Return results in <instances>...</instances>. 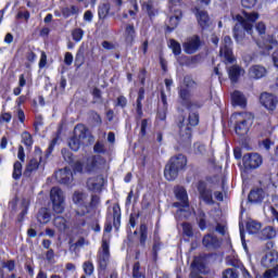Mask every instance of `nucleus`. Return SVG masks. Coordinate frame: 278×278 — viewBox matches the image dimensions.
Instances as JSON below:
<instances>
[{
    "label": "nucleus",
    "mask_w": 278,
    "mask_h": 278,
    "mask_svg": "<svg viewBox=\"0 0 278 278\" xmlns=\"http://www.w3.org/2000/svg\"><path fill=\"white\" fill-rule=\"evenodd\" d=\"M88 214H90V207L88 205L80 206L75 211V215L72 219V229L74 231H81L88 223Z\"/></svg>",
    "instance_id": "6"
},
{
    "label": "nucleus",
    "mask_w": 278,
    "mask_h": 278,
    "mask_svg": "<svg viewBox=\"0 0 278 278\" xmlns=\"http://www.w3.org/2000/svg\"><path fill=\"white\" fill-rule=\"evenodd\" d=\"M198 225L202 231H205L207 229V222L205 220V213L200 212L197 218Z\"/></svg>",
    "instance_id": "49"
},
{
    "label": "nucleus",
    "mask_w": 278,
    "mask_h": 278,
    "mask_svg": "<svg viewBox=\"0 0 278 278\" xmlns=\"http://www.w3.org/2000/svg\"><path fill=\"white\" fill-rule=\"evenodd\" d=\"M17 159L20 160V162L25 163V148H23V146H18Z\"/></svg>",
    "instance_id": "64"
},
{
    "label": "nucleus",
    "mask_w": 278,
    "mask_h": 278,
    "mask_svg": "<svg viewBox=\"0 0 278 278\" xmlns=\"http://www.w3.org/2000/svg\"><path fill=\"white\" fill-rule=\"evenodd\" d=\"M136 112L137 125H140V121H142V117L144 116V112H142V105H136Z\"/></svg>",
    "instance_id": "59"
},
{
    "label": "nucleus",
    "mask_w": 278,
    "mask_h": 278,
    "mask_svg": "<svg viewBox=\"0 0 278 278\" xmlns=\"http://www.w3.org/2000/svg\"><path fill=\"white\" fill-rule=\"evenodd\" d=\"M92 97H93V101L92 103H103V96H101V89L99 88H93L92 92H91Z\"/></svg>",
    "instance_id": "50"
},
{
    "label": "nucleus",
    "mask_w": 278,
    "mask_h": 278,
    "mask_svg": "<svg viewBox=\"0 0 278 278\" xmlns=\"http://www.w3.org/2000/svg\"><path fill=\"white\" fill-rule=\"evenodd\" d=\"M104 184H105V178H103V175H98V176L88 178L87 189L90 190V192H101V190H103Z\"/></svg>",
    "instance_id": "16"
},
{
    "label": "nucleus",
    "mask_w": 278,
    "mask_h": 278,
    "mask_svg": "<svg viewBox=\"0 0 278 278\" xmlns=\"http://www.w3.org/2000/svg\"><path fill=\"white\" fill-rule=\"evenodd\" d=\"M274 248H275V242L268 240V241L265 243L263 251H264L265 254H266V253H270V251H276V250H274Z\"/></svg>",
    "instance_id": "63"
},
{
    "label": "nucleus",
    "mask_w": 278,
    "mask_h": 278,
    "mask_svg": "<svg viewBox=\"0 0 278 278\" xmlns=\"http://www.w3.org/2000/svg\"><path fill=\"white\" fill-rule=\"evenodd\" d=\"M12 177L15 181H18L21 177H23V163L20 161H15L13 164V173Z\"/></svg>",
    "instance_id": "32"
},
{
    "label": "nucleus",
    "mask_w": 278,
    "mask_h": 278,
    "mask_svg": "<svg viewBox=\"0 0 278 278\" xmlns=\"http://www.w3.org/2000/svg\"><path fill=\"white\" fill-rule=\"evenodd\" d=\"M278 277V267H270L264 273V278H277Z\"/></svg>",
    "instance_id": "54"
},
{
    "label": "nucleus",
    "mask_w": 278,
    "mask_h": 278,
    "mask_svg": "<svg viewBox=\"0 0 278 278\" xmlns=\"http://www.w3.org/2000/svg\"><path fill=\"white\" fill-rule=\"evenodd\" d=\"M72 38L75 40V42L81 41V38H84V29L76 28L72 31Z\"/></svg>",
    "instance_id": "53"
},
{
    "label": "nucleus",
    "mask_w": 278,
    "mask_h": 278,
    "mask_svg": "<svg viewBox=\"0 0 278 278\" xmlns=\"http://www.w3.org/2000/svg\"><path fill=\"white\" fill-rule=\"evenodd\" d=\"M86 199H88V195L81 191H75L73 194V202L76 205H84V203H86Z\"/></svg>",
    "instance_id": "41"
},
{
    "label": "nucleus",
    "mask_w": 278,
    "mask_h": 278,
    "mask_svg": "<svg viewBox=\"0 0 278 278\" xmlns=\"http://www.w3.org/2000/svg\"><path fill=\"white\" fill-rule=\"evenodd\" d=\"M61 153L65 160V162H72L73 161V153H71V151H68L67 149H62Z\"/></svg>",
    "instance_id": "62"
},
{
    "label": "nucleus",
    "mask_w": 278,
    "mask_h": 278,
    "mask_svg": "<svg viewBox=\"0 0 278 278\" xmlns=\"http://www.w3.org/2000/svg\"><path fill=\"white\" fill-rule=\"evenodd\" d=\"M195 16H197L199 25L202 27V29H205V27H208L210 15H207L206 11H201L199 9H195Z\"/></svg>",
    "instance_id": "26"
},
{
    "label": "nucleus",
    "mask_w": 278,
    "mask_h": 278,
    "mask_svg": "<svg viewBox=\"0 0 278 278\" xmlns=\"http://www.w3.org/2000/svg\"><path fill=\"white\" fill-rule=\"evenodd\" d=\"M113 227L118 229L121 227V205H113Z\"/></svg>",
    "instance_id": "33"
},
{
    "label": "nucleus",
    "mask_w": 278,
    "mask_h": 278,
    "mask_svg": "<svg viewBox=\"0 0 278 278\" xmlns=\"http://www.w3.org/2000/svg\"><path fill=\"white\" fill-rule=\"evenodd\" d=\"M198 192L200 194V199L206 203V205H214V197L212 194V189L207 188V184L205 181L200 180L198 182Z\"/></svg>",
    "instance_id": "13"
},
{
    "label": "nucleus",
    "mask_w": 278,
    "mask_h": 278,
    "mask_svg": "<svg viewBox=\"0 0 278 278\" xmlns=\"http://www.w3.org/2000/svg\"><path fill=\"white\" fill-rule=\"evenodd\" d=\"M202 244L205 249H208V251H216V249H220L223 242H220L215 235L207 233L203 237Z\"/></svg>",
    "instance_id": "17"
},
{
    "label": "nucleus",
    "mask_w": 278,
    "mask_h": 278,
    "mask_svg": "<svg viewBox=\"0 0 278 278\" xmlns=\"http://www.w3.org/2000/svg\"><path fill=\"white\" fill-rule=\"evenodd\" d=\"M243 167L245 170H255V168H260L264 162L262 155L257 153H247L242 157Z\"/></svg>",
    "instance_id": "11"
},
{
    "label": "nucleus",
    "mask_w": 278,
    "mask_h": 278,
    "mask_svg": "<svg viewBox=\"0 0 278 278\" xmlns=\"http://www.w3.org/2000/svg\"><path fill=\"white\" fill-rule=\"evenodd\" d=\"M260 102L262 106L269 112H275V110H277L278 98L273 93L263 92L260 97Z\"/></svg>",
    "instance_id": "14"
},
{
    "label": "nucleus",
    "mask_w": 278,
    "mask_h": 278,
    "mask_svg": "<svg viewBox=\"0 0 278 278\" xmlns=\"http://www.w3.org/2000/svg\"><path fill=\"white\" fill-rule=\"evenodd\" d=\"M228 77L231 81V84H238V80L242 75H244V68H242L240 65H232L227 67Z\"/></svg>",
    "instance_id": "19"
},
{
    "label": "nucleus",
    "mask_w": 278,
    "mask_h": 278,
    "mask_svg": "<svg viewBox=\"0 0 278 278\" xmlns=\"http://www.w3.org/2000/svg\"><path fill=\"white\" fill-rule=\"evenodd\" d=\"M169 47H170L174 55H181V45L177 40L170 39Z\"/></svg>",
    "instance_id": "48"
},
{
    "label": "nucleus",
    "mask_w": 278,
    "mask_h": 278,
    "mask_svg": "<svg viewBox=\"0 0 278 278\" xmlns=\"http://www.w3.org/2000/svg\"><path fill=\"white\" fill-rule=\"evenodd\" d=\"M97 261L99 275H105V270H108V265L110 264V242L108 240H102Z\"/></svg>",
    "instance_id": "8"
},
{
    "label": "nucleus",
    "mask_w": 278,
    "mask_h": 278,
    "mask_svg": "<svg viewBox=\"0 0 278 278\" xmlns=\"http://www.w3.org/2000/svg\"><path fill=\"white\" fill-rule=\"evenodd\" d=\"M184 17V13L181 10H175L174 15L169 17V25L167 26L168 31H173L176 29L177 25H179V21Z\"/></svg>",
    "instance_id": "25"
},
{
    "label": "nucleus",
    "mask_w": 278,
    "mask_h": 278,
    "mask_svg": "<svg viewBox=\"0 0 278 278\" xmlns=\"http://www.w3.org/2000/svg\"><path fill=\"white\" fill-rule=\"evenodd\" d=\"M149 125H151V119L149 118L141 119V123H140L141 138H144V136H147V127H149Z\"/></svg>",
    "instance_id": "51"
},
{
    "label": "nucleus",
    "mask_w": 278,
    "mask_h": 278,
    "mask_svg": "<svg viewBox=\"0 0 278 278\" xmlns=\"http://www.w3.org/2000/svg\"><path fill=\"white\" fill-rule=\"evenodd\" d=\"M233 116H238L235 126L236 135L247 136L249 134V129L253 125V115H251V113H238Z\"/></svg>",
    "instance_id": "3"
},
{
    "label": "nucleus",
    "mask_w": 278,
    "mask_h": 278,
    "mask_svg": "<svg viewBox=\"0 0 278 278\" xmlns=\"http://www.w3.org/2000/svg\"><path fill=\"white\" fill-rule=\"evenodd\" d=\"M195 110L198 109L189 111L188 123L186 124L191 128L197 127V125H199V112H197Z\"/></svg>",
    "instance_id": "34"
},
{
    "label": "nucleus",
    "mask_w": 278,
    "mask_h": 278,
    "mask_svg": "<svg viewBox=\"0 0 278 278\" xmlns=\"http://www.w3.org/2000/svg\"><path fill=\"white\" fill-rule=\"evenodd\" d=\"M226 264L227 266H232L235 269L242 268V262L236 255H228L226 256Z\"/></svg>",
    "instance_id": "36"
},
{
    "label": "nucleus",
    "mask_w": 278,
    "mask_h": 278,
    "mask_svg": "<svg viewBox=\"0 0 278 278\" xmlns=\"http://www.w3.org/2000/svg\"><path fill=\"white\" fill-rule=\"evenodd\" d=\"M261 266L263 268H278V252H266L261 258Z\"/></svg>",
    "instance_id": "15"
},
{
    "label": "nucleus",
    "mask_w": 278,
    "mask_h": 278,
    "mask_svg": "<svg viewBox=\"0 0 278 278\" xmlns=\"http://www.w3.org/2000/svg\"><path fill=\"white\" fill-rule=\"evenodd\" d=\"M144 101V87L139 88L136 105H142Z\"/></svg>",
    "instance_id": "61"
},
{
    "label": "nucleus",
    "mask_w": 278,
    "mask_h": 278,
    "mask_svg": "<svg viewBox=\"0 0 278 278\" xmlns=\"http://www.w3.org/2000/svg\"><path fill=\"white\" fill-rule=\"evenodd\" d=\"M178 135H177V141L179 144H182V147H188V144L192 143V127L189 125H186V116H182L178 123Z\"/></svg>",
    "instance_id": "5"
},
{
    "label": "nucleus",
    "mask_w": 278,
    "mask_h": 278,
    "mask_svg": "<svg viewBox=\"0 0 278 278\" xmlns=\"http://www.w3.org/2000/svg\"><path fill=\"white\" fill-rule=\"evenodd\" d=\"M248 199L250 203H262L266 199V191L264 189H253L250 191Z\"/></svg>",
    "instance_id": "22"
},
{
    "label": "nucleus",
    "mask_w": 278,
    "mask_h": 278,
    "mask_svg": "<svg viewBox=\"0 0 278 278\" xmlns=\"http://www.w3.org/2000/svg\"><path fill=\"white\" fill-rule=\"evenodd\" d=\"M38 168L45 169V163H42V150L40 148L35 149L33 159L28 161L24 169V177H31Z\"/></svg>",
    "instance_id": "7"
},
{
    "label": "nucleus",
    "mask_w": 278,
    "mask_h": 278,
    "mask_svg": "<svg viewBox=\"0 0 278 278\" xmlns=\"http://www.w3.org/2000/svg\"><path fill=\"white\" fill-rule=\"evenodd\" d=\"M266 67L262 65H253L249 70V77L251 79H262V77H266Z\"/></svg>",
    "instance_id": "21"
},
{
    "label": "nucleus",
    "mask_w": 278,
    "mask_h": 278,
    "mask_svg": "<svg viewBox=\"0 0 278 278\" xmlns=\"http://www.w3.org/2000/svg\"><path fill=\"white\" fill-rule=\"evenodd\" d=\"M178 94L180 104L186 108L188 112H192V110H201V108H203V101H192V94L187 88H181Z\"/></svg>",
    "instance_id": "9"
},
{
    "label": "nucleus",
    "mask_w": 278,
    "mask_h": 278,
    "mask_svg": "<svg viewBox=\"0 0 278 278\" xmlns=\"http://www.w3.org/2000/svg\"><path fill=\"white\" fill-rule=\"evenodd\" d=\"M132 278H146L144 274L140 271V262H136L132 266Z\"/></svg>",
    "instance_id": "52"
},
{
    "label": "nucleus",
    "mask_w": 278,
    "mask_h": 278,
    "mask_svg": "<svg viewBox=\"0 0 278 278\" xmlns=\"http://www.w3.org/2000/svg\"><path fill=\"white\" fill-rule=\"evenodd\" d=\"M175 197L178 201L182 203V207H190V203L188 202V191L184 187H175L174 189Z\"/></svg>",
    "instance_id": "20"
},
{
    "label": "nucleus",
    "mask_w": 278,
    "mask_h": 278,
    "mask_svg": "<svg viewBox=\"0 0 278 278\" xmlns=\"http://www.w3.org/2000/svg\"><path fill=\"white\" fill-rule=\"evenodd\" d=\"M124 36L126 42H134L136 40V26L134 24H126Z\"/></svg>",
    "instance_id": "29"
},
{
    "label": "nucleus",
    "mask_w": 278,
    "mask_h": 278,
    "mask_svg": "<svg viewBox=\"0 0 278 278\" xmlns=\"http://www.w3.org/2000/svg\"><path fill=\"white\" fill-rule=\"evenodd\" d=\"M219 56L226 64H235L236 55H233V41L230 36H225L222 40V46L219 49Z\"/></svg>",
    "instance_id": "4"
},
{
    "label": "nucleus",
    "mask_w": 278,
    "mask_h": 278,
    "mask_svg": "<svg viewBox=\"0 0 278 278\" xmlns=\"http://www.w3.org/2000/svg\"><path fill=\"white\" fill-rule=\"evenodd\" d=\"M138 79L141 84V86H144L147 81V68H141L138 74Z\"/></svg>",
    "instance_id": "58"
},
{
    "label": "nucleus",
    "mask_w": 278,
    "mask_h": 278,
    "mask_svg": "<svg viewBox=\"0 0 278 278\" xmlns=\"http://www.w3.org/2000/svg\"><path fill=\"white\" fill-rule=\"evenodd\" d=\"M22 143L25 144L28 149H31L34 146V137H31V134L29 131L22 132Z\"/></svg>",
    "instance_id": "42"
},
{
    "label": "nucleus",
    "mask_w": 278,
    "mask_h": 278,
    "mask_svg": "<svg viewBox=\"0 0 278 278\" xmlns=\"http://www.w3.org/2000/svg\"><path fill=\"white\" fill-rule=\"evenodd\" d=\"M85 53H86V50L84 49V47H80L75 56V64L77 66H81L84 65V62H86Z\"/></svg>",
    "instance_id": "43"
},
{
    "label": "nucleus",
    "mask_w": 278,
    "mask_h": 278,
    "mask_svg": "<svg viewBox=\"0 0 278 278\" xmlns=\"http://www.w3.org/2000/svg\"><path fill=\"white\" fill-rule=\"evenodd\" d=\"M182 231L187 238H192L194 236V232L192 231V225H190V223L182 224Z\"/></svg>",
    "instance_id": "55"
},
{
    "label": "nucleus",
    "mask_w": 278,
    "mask_h": 278,
    "mask_svg": "<svg viewBox=\"0 0 278 278\" xmlns=\"http://www.w3.org/2000/svg\"><path fill=\"white\" fill-rule=\"evenodd\" d=\"M188 164L186 155L178 154L173 156L165 166L164 177L167 181H175L179 176V170H184Z\"/></svg>",
    "instance_id": "2"
},
{
    "label": "nucleus",
    "mask_w": 278,
    "mask_h": 278,
    "mask_svg": "<svg viewBox=\"0 0 278 278\" xmlns=\"http://www.w3.org/2000/svg\"><path fill=\"white\" fill-rule=\"evenodd\" d=\"M88 134H90V130L84 124H78L74 128V136L77 139H79L83 142V144H84V140L88 138Z\"/></svg>",
    "instance_id": "24"
},
{
    "label": "nucleus",
    "mask_w": 278,
    "mask_h": 278,
    "mask_svg": "<svg viewBox=\"0 0 278 278\" xmlns=\"http://www.w3.org/2000/svg\"><path fill=\"white\" fill-rule=\"evenodd\" d=\"M93 151L94 153H105V144H103V142L98 141L94 146H93Z\"/></svg>",
    "instance_id": "57"
},
{
    "label": "nucleus",
    "mask_w": 278,
    "mask_h": 278,
    "mask_svg": "<svg viewBox=\"0 0 278 278\" xmlns=\"http://www.w3.org/2000/svg\"><path fill=\"white\" fill-rule=\"evenodd\" d=\"M37 220L40 225H47V223H50L51 213L49 212V208L41 207L37 213Z\"/></svg>",
    "instance_id": "28"
},
{
    "label": "nucleus",
    "mask_w": 278,
    "mask_h": 278,
    "mask_svg": "<svg viewBox=\"0 0 278 278\" xmlns=\"http://www.w3.org/2000/svg\"><path fill=\"white\" fill-rule=\"evenodd\" d=\"M88 118L93 123V125H103V119L101 118V115L94 110H90L88 112Z\"/></svg>",
    "instance_id": "39"
},
{
    "label": "nucleus",
    "mask_w": 278,
    "mask_h": 278,
    "mask_svg": "<svg viewBox=\"0 0 278 278\" xmlns=\"http://www.w3.org/2000/svg\"><path fill=\"white\" fill-rule=\"evenodd\" d=\"M110 14V3H102L98 7V16L100 20L108 18Z\"/></svg>",
    "instance_id": "40"
},
{
    "label": "nucleus",
    "mask_w": 278,
    "mask_h": 278,
    "mask_svg": "<svg viewBox=\"0 0 278 278\" xmlns=\"http://www.w3.org/2000/svg\"><path fill=\"white\" fill-rule=\"evenodd\" d=\"M201 62V55H193L191 58H188L185 62L186 66H189V68H194L197 65H199Z\"/></svg>",
    "instance_id": "47"
},
{
    "label": "nucleus",
    "mask_w": 278,
    "mask_h": 278,
    "mask_svg": "<svg viewBox=\"0 0 278 278\" xmlns=\"http://www.w3.org/2000/svg\"><path fill=\"white\" fill-rule=\"evenodd\" d=\"M257 4V0H241L242 8L251 10V8H255Z\"/></svg>",
    "instance_id": "56"
},
{
    "label": "nucleus",
    "mask_w": 278,
    "mask_h": 278,
    "mask_svg": "<svg viewBox=\"0 0 278 278\" xmlns=\"http://www.w3.org/2000/svg\"><path fill=\"white\" fill-rule=\"evenodd\" d=\"M62 16L65 18H68L71 16H75L76 14H79V7L77 5H71V8L65 7L61 10Z\"/></svg>",
    "instance_id": "37"
},
{
    "label": "nucleus",
    "mask_w": 278,
    "mask_h": 278,
    "mask_svg": "<svg viewBox=\"0 0 278 278\" xmlns=\"http://www.w3.org/2000/svg\"><path fill=\"white\" fill-rule=\"evenodd\" d=\"M182 49L185 53L188 55H192L193 53H197L199 49H201V37L194 35L192 37H189L184 43Z\"/></svg>",
    "instance_id": "12"
},
{
    "label": "nucleus",
    "mask_w": 278,
    "mask_h": 278,
    "mask_svg": "<svg viewBox=\"0 0 278 278\" xmlns=\"http://www.w3.org/2000/svg\"><path fill=\"white\" fill-rule=\"evenodd\" d=\"M139 233V244L144 249L147 247V239L149 238V227H147V224L140 225Z\"/></svg>",
    "instance_id": "30"
},
{
    "label": "nucleus",
    "mask_w": 278,
    "mask_h": 278,
    "mask_svg": "<svg viewBox=\"0 0 278 278\" xmlns=\"http://www.w3.org/2000/svg\"><path fill=\"white\" fill-rule=\"evenodd\" d=\"M83 270L87 277H92L94 274V264L92 262L87 261L83 264Z\"/></svg>",
    "instance_id": "45"
},
{
    "label": "nucleus",
    "mask_w": 278,
    "mask_h": 278,
    "mask_svg": "<svg viewBox=\"0 0 278 278\" xmlns=\"http://www.w3.org/2000/svg\"><path fill=\"white\" fill-rule=\"evenodd\" d=\"M222 278H240V271L236 268H226L222 273Z\"/></svg>",
    "instance_id": "44"
},
{
    "label": "nucleus",
    "mask_w": 278,
    "mask_h": 278,
    "mask_svg": "<svg viewBox=\"0 0 278 278\" xmlns=\"http://www.w3.org/2000/svg\"><path fill=\"white\" fill-rule=\"evenodd\" d=\"M84 144L75 135L70 139L68 147L72 151H79V147Z\"/></svg>",
    "instance_id": "46"
},
{
    "label": "nucleus",
    "mask_w": 278,
    "mask_h": 278,
    "mask_svg": "<svg viewBox=\"0 0 278 278\" xmlns=\"http://www.w3.org/2000/svg\"><path fill=\"white\" fill-rule=\"evenodd\" d=\"M50 199L52 201V210L55 214L64 213V191L60 187H53L50 191Z\"/></svg>",
    "instance_id": "10"
},
{
    "label": "nucleus",
    "mask_w": 278,
    "mask_h": 278,
    "mask_svg": "<svg viewBox=\"0 0 278 278\" xmlns=\"http://www.w3.org/2000/svg\"><path fill=\"white\" fill-rule=\"evenodd\" d=\"M255 29L260 36H264V34H266V24H264V22H258Z\"/></svg>",
    "instance_id": "60"
},
{
    "label": "nucleus",
    "mask_w": 278,
    "mask_h": 278,
    "mask_svg": "<svg viewBox=\"0 0 278 278\" xmlns=\"http://www.w3.org/2000/svg\"><path fill=\"white\" fill-rule=\"evenodd\" d=\"M231 103L232 105H239V108H247V98L240 91H233L231 93Z\"/></svg>",
    "instance_id": "27"
},
{
    "label": "nucleus",
    "mask_w": 278,
    "mask_h": 278,
    "mask_svg": "<svg viewBox=\"0 0 278 278\" xmlns=\"http://www.w3.org/2000/svg\"><path fill=\"white\" fill-rule=\"evenodd\" d=\"M243 15L237 14L235 21L237 22L232 31L236 42H242L247 38V34H253V23L260 18L257 12H242Z\"/></svg>",
    "instance_id": "1"
},
{
    "label": "nucleus",
    "mask_w": 278,
    "mask_h": 278,
    "mask_svg": "<svg viewBox=\"0 0 278 278\" xmlns=\"http://www.w3.org/2000/svg\"><path fill=\"white\" fill-rule=\"evenodd\" d=\"M53 225L54 227H56L59 231H61V233H63L64 231H66V229H68V225L66 224V218H64L63 216H56L53 219Z\"/></svg>",
    "instance_id": "31"
},
{
    "label": "nucleus",
    "mask_w": 278,
    "mask_h": 278,
    "mask_svg": "<svg viewBox=\"0 0 278 278\" xmlns=\"http://www.w3.org/2000/svg\"><path fill=\"white\" fill-rule=\"evenodd\" d=\"M161 249H162V241H160L159 236H154L153 247H152V260H153V262H157V253H160Z\"/></svg>",
    "instance_id": "35"
},
{
    "label": "nucleus",
    "mask_w": 278,
    "mask_h": 278,
    "mask_svg": "<svg viewBox=\"0 0 278 278\" xmlns=\"http://www.w3.org/2000/svg\"><path fill=\"white\" fill-rule=\"evenodd\" d=\"M247 229L249 233H260V230L262 229V223L250 220L247 223Z\"/></svg>",
    "instance_id": "38"
},
{
    "label": "nucleus",
    "mask_w": 278,
    "mask_h": 278,
    "mask_svg": "<svg viewBox=\"0 0 278 278\" xmlns=\"http://www.w3.org/2000/svg\"><path fill=\"white\" fill-rule=\"evenodd\" d=\"M55 179L59 184H64L65 186H68V184H73V172L68 167L59 169L55 173Z\"/></svg>",
    "instance_id": "18"
},
{
    "label": "nucleus",
    "mask_w": 278,
    "mask_h": 278,
    "mask_svg": "<svg viewBox=\"0 0 278 278\" xmlns=\"http://www.w3.org/2000/svg\"><path fill=\"white\" fill-rule=\"evenodd\" d=\"M277 238V230L273 226H267L258 232V240H274Z\"/></svg>",
    "instance_id": "23"
}]
</instances>
